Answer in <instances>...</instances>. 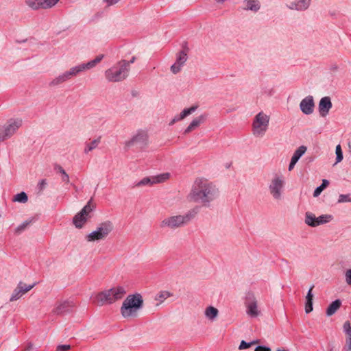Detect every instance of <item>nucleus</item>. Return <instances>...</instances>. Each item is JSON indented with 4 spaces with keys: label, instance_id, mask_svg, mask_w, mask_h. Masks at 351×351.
Segmentation results:
<instances>
[{
    "label": "nucleus",
    "instance_id": "nucleus-6",
    "mask_svg": "<svg viewBox=\"0 0 351 351\" xmlns=\"http://www.w3.org/2000/svg\"><path fill=\"white\" fill-rule=\"evenodd\" d=\"M113 226L110 221H104L101 223L96 230L93 231L86 236L88 241H95L106 238L112 230Z\"/></svg>",
    "mask_w": 351,
    "mask_h": 351
},
{
    "label": "nucleus",
    "instance_id": "nucleus-50",
    "mask_svg": "<svg viewBox=\"0 0 351 351\" xmlns=\"http://www.w3.org/2000/svg\"><path fill=\"white\" fill-rule=\"evenodd\" d=\"M34 350V345L32 343H29L27 347L24 349V351H33Z\"/></svg>",
    "mask_w": 351,
    "mask_h": 351
},
{
    "label": "nucleus",
    "instance_id": "nucleus-55",
    "mask_svg": "<svg viewBox=\"0 0 351 351\" xmlns=\"http://www.w3.org/2000/svg\"><path fill=\"white\" fill-rule=\"evenodd\" d=\"M131 94H132V95L133 97H137V96H138V91H137V90H133L132 91Z\"/></svg>",
    "mask_w": 351,
    "mask_h": 351
},
{
    "label": "nucleus",
    "instance_id": "nucleus-26",
    "mask_svg": "<svg viewBox=\"0 0 351 351\" xmlns=\"http://www.w3.org/2000/svg\"><path fill=\"white\" fill-rule=\"evenodd\" d=\"M25 4L33 10L44 9L43 0H26Z\"/></svg>",
    "mask_w": 351,
    "mask_h": 351
},
{
    "label": "nucleus",
    "instance_id": "nucleus-54",
    "mask_svg": "<svg viewBox=\"0 0 351 351\" xmlns=\"http://www.w3.org/2000/svg\"><path fill=\"white\" fill-rule=\"evenodd\" d=\"M346 324H348V325H349V326L350 328V330H351V324H350V322L349 321H346V322H344L343 326V330L344 332H345V326H346Z\"/></svg>",
    "mask_w": 351,
    "mask_h": 351
},
{
    "label": "nucleus",
    "instance_id": "nucleus-21",
    "mask_svg": "<svg viewBox=\"0 0 351 351\" xmlns=\"http://www.w3.org/2000/svg\"><path fill=\"white\" fill-rule=\"evenodd\" d=\"M86 69L84 63L75 66L71 68L69 71L64 72L67 80L71 79L72 77L76 76L81 72L86 71Z\"/></svg>",
    "mask_w": 351,
    "mask_h": 351
},
{
    "label": "nucleus",
    "instance_id": "nucleus-12",
    "mask_svg": "<svg viewBox=\"0 0 351 351\" xmlns=\"http://www.w3.org/2000/svg\"><path fill=\"white\" fill-rule=\"evenodd\" d=\"M180 46V49L177 53V73H178L185 64V62L188 60V53L189 52V48L186 41L181 43Z\"/></svg>",
    "mask_w": 351,
    "mask_h": 351
},
{
    "label": "nucleus",
    "instance_id": "nucleus-30",
    "mask_svg": "<svg viewBox=\"0 0 351 351\" xmlns=\"http://www.w3.org/2000/svg\"><path fill=\"white\" fill-rule=\"evenodd\" d=\"M27 200L28 196L27 193L24 191L17 193L12 198L13 202L19 203H26Z\"/></svg>",
    "mask_w": 351,
    "mask_h": 351
},
{
    "label": "nucleus",
    "instance_id": "nucleus-22",
    "mask_svg": "<svg viewBox=\"0 0 351 351\" xmlns=\"http://www.w3.org/2000/svg\"><path fill=\"white\" fill-rule=\"evenodd\" d=\"M243 4L245 5L243 8L245 10H251L256 12L261 8V5L258 0H245Z\"/></svg>",
    "mask_w": 351,
    "mask_h": 351
},
{
    "label": "nucleus",
    "instance_id": "nucleus-23",
    "mask_svg": "<svg viewBox=\"0 0 351 351\" xmlns=\"http://www.w3.org/2000/svg\"><path fill=\"white\" fill-rule=\"evenodd\" d=\"M314 288V285H312L306 294V303H305V312L306 313H309L313 311V294L312 293V291Z\"/></svg>",
    "mask_w": 351,
    "mask_h": 351
},
{
    "label": "nucleus",
    "instance_id": "nucleus-11",
    "mask_svg": "<svg viewBox=\"0 0 351 351\" xmlns=\"http://www.w3.org/2000/svg\"><path fill=\"white\" fill-rule=\"evenodd\" d=\"M147 141L148 136L147 132L139 130L130 141L125 142V146L130 147L133 145H136L138 148L143 149L147 145Z\"/></svg>",
    "mask_w": 351,
    "mask_h": 351
},
{
    "label": "nucleus",
    "instance_id": "nucleus-44",
    "mask_svg": "<svg viewBox=\"0 0 351 351\" xmlns=\"http://www.w3.org/2000/svg\"><path fill=\"white\" fill-rule=\"evenodd\" d=\"M60 0H43L44 9H49L53 7Z\"/></svg>",
    "mask_w": 351,
    "mask_h": 351
},
{
    "label": "nucleus",
    "instance_id": "nucleus-47",
    "mask_svg": "<svg viewBox=\"0 0 351 351\" xmlns=\"http://www.w3.org/2000/svg\"><path fill=\"white\" fill-rule=\"evenodd\" d=\"M71 348L70 345H59L57 346V351H67Z\"/></svg>",
    "mask_w": 351,
    "mask_h": 351
},
{
    "label": "nucleus",
    "instance_id": "nucleus-10",
    "mask_svg": "<svg viewBox=\"0 0 351 351\" xmlns=\"http://www.w3.org/2000/svg\"><path fill=\"white\" fill-rule=\"evenodd\" d=\"M169 173H164L154 176L145 177L139 182L135 183V187L143 186H152L154 184L162 183L169 178Z\"/></svg>",
    "mask_w": 351,
    "mask_h": 351
},
{
    "label": "nucleus",
    "instance_id": "nucleus-39",
    "mask_svg": "<svg viewBox=\"0 0 351 351\" xmlns=\"http://www.w3.org/2000/svg\"><path fill=\"white\" fill-rule=\"evenodd\" d=\"M332 219L331 215H322L317 217V226L326 223Z\"/></svg>",
    "mask_w": 351,
    "mask_h": 351
},
{
    "label": "nucleus",
    "instance_id": "nucleus-3",
    "mask_svg": "<svg viewBox=\"0 0 351 351\" xmlns=\"http://www.w3.org/2000/svg\"><path fill=\"white\" fill-rule=\"evenodd\" d=\"M143 306V300L140 293L129 295L125 299L121 307V315L125 318L133 316Z\"/></svg>",
    "mask_w": 351,
    "mask_h": 351
},
{
    "label": "nucleus",
    "instance_id": "nucleus-34",
    "mask_svg": "<svg viewBox=\"0 0 351 351\" xmlns=\"http://www.w3.org/2000/svg\"><path fill=\"white\" fill-rule=\"evenodd\" d=\"M33 221H34V218L25 220L15 229V233L16 234H20L21 232H23L27 228V227L28 226L32 224L33 223Z\"/></svg>",
    "mask_w": 351,
    "mask_h": 351
},
{
    "label": "nucleus",
    "instance_id": "nucleus-37",
    "mask_svg": "<svg viewBox=\"0 0 351 351\" xmlns=\"http://www.w3.org/2000/svg\"><path fill=\"white\" fill-rule=\"evenodd\" d=\"M161 227L168 226L171 228H176V216H172L169 218L164 219L161 222Z\"/></svg>",
    "mask_w": 351,
    "mask_h": 351
},
{
    "label": "nucleus",
    "instance_id": "nucleus-41",
    "mask_svg": "<svg viewBox=\"0 0 351 351\" xmlns=\"http://www.w3.org/2000/svg\"><path fill=\"white\" fill-rule=\"evenodd\" d=\"M170 295H172L169 292L166 291H160L158 295L156 296V300L160 301V302H162L164 300L169 298Z\"/></svg>",
    "mask_w": 351,
    "mask_h": 351
},
{
    "label": "nucleus",
    "instance_id": "nucleus-33",
    "mask_svg": "<svg viewBox=\"0 0 351 351\" xmlns=\"http://www.w3.org/2000/svg\"><path fill=\"white\" fill-rule=\"evenodd\" d=\"M54 170L56 171L58 173H61L62 176V180L66 183H68L69 182V176L66 173L64 169L59 165L56 164L54 165Z\"/></svg>",
    "mask_w": 351,
    "mask_h": 351
},
{
    "label": "nucleus",
    "instance_id": "nucleus-35",
    "mask_svg": "<svg viewBox=\"0 0 351 351\" xmlns=\"http://www.w3.org/2000/svg\"><path fill=\"white\" fill-rule=\"evenodd\" d=\"M218 314V310L213 306H208L205 311V315L210 319H214Z\"/></svg>",
    "mask_w": 351,
    "mask_h": 351
},
{
    "label": "nucleus",
    "instance_id": "nucleus-56",
    "mask_svg": "<svg viewBox=\"0 0 351 351\" xmlns=\"http://www.w3.org/2000/svg\"><path fill=\"white\" fill-rule=\"evenodd\" d=\"M135 60H136V57L133 56L130 61H127L128 62H129V66L130 65V64L134 63Z\"/></svg>",
    "mask_w": 351,
    "mask_h": 351
},
{
    "label": "nucleus",
    "instance_id": "nucleus-58",
    "mask_svg": "<svg viewBox=\"0 0 351 351\" xmlns=\"http://www.w3.org/2000/svg\"><path fill=\"white\" fill-rule=\"evenodd\" d=\"M226 0H216V1L219 3H222L225 1Z\"/></svg>",
    "mask_w": 351,
    "mask_h": 351
},
{
    "label": "nucleus",
    "instance_id": "nucleus-53",
    "mask_svg": "<svg viewBox=\"0 0 351 351\" xmlns=\"http://www.w3.org/2000/svg\"><path fill=\"white\" fill-rule=\"evenodd\" d=\"M176 62L173 63L171 66V71L173 73L176 74Z\"/></svg>",
    "mask_w": 351,
    "mask_h": 351
},
{
    "label": "nucleus",
    "instance_id": "nucleus-25",
    "mask_svg": "<svg viewBox=\"0 0 351 351\" xmlns=\"http://www.w3.org/2000/svg\"><path fill=\"white\" fill-rule=\"evenodd\" d=\"M345 334L346 335V344L343 348V351H351V330L348 324L345 326Z\"/></svg>",
    "mask_w": 351,
    "mask_h": 351
},
{
    "label": "nucleus",
    "instance_id": "nucleus-16",
    "mask_svg": "<svg viewBox=\"0 0 351 351\" xmlns=\"http://www.w3.org/2000/svg\"><path fill=\"white\" fill-rule=\"evenodd\" d=\"M199 207L195 206L189 210L184 215H177V227L182 226L191 221L199 213Z\"/></svg>",
    "mask_w": 351,
    "mask_h": 351
},
{
    "label": "nucleus",
    "instance_id": "nucleus-20",
    "mask_svg": "<svg viewBox=\"0 0 351 351\" xmlns=\"http://www.w3.org/2000/svg\"><path fill=\"white\" fill-rule=\"evenodd\" d=\"M206 119V114H201L199 117L195 118L191 123L189 125V126L185 129L184 134L189 133L192 130H195L196 128H197L200 124L203 123Z\"/></svg>",
    "mask_w": 351,
    "mask_h": 351
},
{
    "label": "nucleus",
    "instance_id": "nucleus-60",
    "mask_svg": "<svg viewBox=\"0 0 351 351\" xmlns=\"http://www.w3.org/2000/svg\"><path fill=\"white\" fill-rule=\"evenodd\" d=\"M348 146H349V150H350V152H351V145H350V143L348 144Z\"/></svg>",
    "mask_w": 351,
    "mask_h": 351
},
{
    "label": "nucleus",
    "instance_id": "nucleus-8",
    "mask_svg": "<svg viewBox=\"0 0 351 351\" xmlns=\"http://www.w3.org/2000/svg\"><path fill=\"white\" fill-rule=\"evenodd\" d=\"M92 198L88 202L86 205L81 210L80 213L75 215L73 219L74 225L77 228H81L89 217L90 213L93 210L94 206L91 204Z\"/></svg>",
    "mask_w": 351,
    "mask_h": 351
},
{
    "label": "nucleus",
    "instance_id": "nucleus-59",
    "mask_svg": "<svg viewBox=\"0 0 351 351\" xmlns=\"http://www.w3.org/2000/svg\"><path fill=\"white\" fill-rule=\"evenodd\" d=\"M276 351H288L287 350H285V349H278Z\"/></svg>",
    "mask_w": 351,
    "mask_h": 351
},
{
    "label": "nucleus",
    "instance_id": "nucleus-18",
    "mask_svg": "<svg viewBox=\"0 0 351 351\" xmlns=\"http://www.w3.org/2000/svg\"><path fill=\"white\" fill-rule=\"evenodd\" d=\"M315 103L313 97L311 95L304 97L300 104V108L301 111L306 115H309L313 112Z\"/></svg>",
    "mask_w": 351,
    "mask_h": 351
},
{
    "label": "nucleus",
    "instance_id": "nucleus-7",
    "mask_svg": "<svg viewBox=\"0 0 351 351\" xmlns=\"http://www.w3.org/2000/svg\"><path fill=\"white\" fill-rule=\"evenodd\" d=\"M284 184L285 182L282 176L276 175L271 180V183L269 185V190L274 199H281Z\"/></svg>",
    "mask_w": 351,
    "mask_h": 351
},
{
    "label": "nucleus",
    "instance_id": "nucleus-5",
    "mask_svg": "<svg viewBox=\"0 0 351 351\" xmlns=\"http://www.w3.org/2000/svg\"><path fill=\"white\" fill-rule=\"evenodd\" d=\"M269 118L263 112H258L253 121V134L256 136H263L268 128Z\"/></svg>",
    "mask_w": 351,
    "mask_h": 351
},
{
    "label": "nucleus",
    "instance_id": "nucleus-28",
    "mask_svg": "<svg viewBox=\"0 0 351 351\" xmlns=\"http://www.w3.org/2000/svg\"><path fill=\"white\" fill-rule=\"evenodd\" d=\"M307 148L304 145L300 146L293 153L291 159L298 162L300 158L305 154Z\"/></svg>",
    "mask_w": 351,
    "mask_h": 351
},
{
    "label": "nucleus",
    "instance_id": "nucleus-46",
    "mask_svg": "<svg viewBox=\"0 0 351 351\" xmlns=\"http://www.w3.org/2000/svg\"><path fill=\"white\" fill-rule=\"evenodd\" d=\"M346 283L351 286V269H348L345 273Z\"/></svg>",
    "mask_w": 351,
    "mask_h": 351
},
{
    "label": "nucleus",
    "instance_id": "nucleus-2",
    "mask_svg": "<svg viewBox=\"0 0 351 351\" xmlns=\"http://www.w3.org/2000/svg\"><path fill=\"white\" fill-rule=\"evenodd\" d=\"M125 293L123 287H114L97 294L94 298L93 302L99 306H103L105 304H110L121 299Z\"/></svg>",
    "mask_w": 351,
    "mask_h": 351
},
{
    "label": "nucleus",
    "instance_id": "nucleus-38",
    "mask_svg": "<svg viewBox=\"0 0 351 351\" xmlns=\"http://www.w3.org/2000/svg\"><path fill=\"white\" fill-rule=\"evenodd\" d=\"M100 139L101 137H99L97 139L92 141L90 143L87 144L86 148L84 149V152L88 153L95 149L98 144L100 143Z\"/></svg>",
    "mask_w": 351,
    "mask_h": 351
},
{
    "label": "nucleus",
    "instance_id": "nucleus-32",
    "mask_svg": "<svg viewBox=\"0 0 351 351\" xmlns=\"http://www.w3.org/2000/svg\"><path fill=\"white\" fill-rule=\"evenodd\" d=\"M329 185V181L326 179L322 180V183L321 185L317 186L313 192V196L315 197H318L321 193Z\"/></svg>",
    "mask_w": 351,
    "mask_h": 351
},
{
    "label": "nucleus",
    "instance_id": "nucleus-49",
    "mask_svg": "<svg viewBox=\"0 0 351 351\" xmlns=\"http://www.w3.org/2000/svg\"><path fill=\"white\" fill-rule=\"evenodd\" d=\"M7 139L6 136H4V130L2 126H0V143Z\"/></svg>",
    "mask_w": 351,
    "mask_h": 351
},
{
    "label": "nucleus",
    "instance_id": "nucleus-52",
    "mask_svg": "<svg viewBox=\"0 0 351 351\" xmlns=\"http://www.w3.org/2000/svg\"><path fill=\"white\" fill-rule=\"evenodd\" d=\"M108 5H112L117 3L119 0H104Z\"/></svg>",
    "mask_w": 351,
    "mask_h": 351
},
{
    "label": "nucleus",
    "instance_id": "nucleus-17",
    "mask_svg": "<svg viewBox=\"0 0 351 351\" xmlns=\"http://www.w3.org/2000/svg\"><path fill=\"white\" fill-rule=\"evenodd\" d=\"M311 3V0H294L287 3L286 6L291 10L303 12L308 9Z\"/></svg>",
    "mask_w": 351,
    "mask_h": 351
},
{
    "label": "nucleus",
    "instance_id": "nucleus-29",
    "mask_svg": "<svg viewBox=\"0 0 351 351\" xmlns=\"http://www.w3.org/2000/svg\"><path fill=\"white\" fill-rule=\"evenodd\" d=\"M104 55L101 54L97 56L94 60H92L87 63H84L86 70L94 68L98 63H99L104 58Z\"/></svg>",
    "mask_w": 351,
    "mask_h": 351
},
{
    "label": "nucleus",
    "instance_id": "nucleus-4",
    "mask_svg": "<svg viewBox=\"0 0 351 351\" xmlns=\"http://www.w3.org/2000/svg\"><path fill=\"white\" fill-rule=\"evenodd\" d=\"M129 73V62L122 60L105 71L106 78L109 82H120L125 80Z\"/></svg>",
    "mask_w": 351,
    "mask_h": 351
},
{
    "label": "nucleus",
    "instance_id": "nucleus-9",
    "mask_svg": "<svg viewBox=\"0 0 351 351\" xmlns=\"http://www.w3.org/2000/svg\"><path fill=\"white\" fill-rule=\"evenodd\" d=\"M244 303L247 308L246 313L250 317H256L258 315L257 300L253 292L249 291L246 293Z\"/></svg>",
    "mask_w": 351,
    "mask_h": 351
},
{
    "label": "nucleus",
    "instance_id": "nucleus-15",
    "mask_svg": "<svg viewBox=\"0 0 351 351\" xmlns=\"http://www.w3.org/2000/svg\"><path fill=\"white\" fill-rule=\"evenodd\" d=\"M35 285L36 283L27 285L23 282H19L16 288L13 291V293L10 298V301L14 302L19 300L23 294L30 291Z\"/></svg>",
    "mask_w": 351,
    "mask_h": 351
},
{
    "label": "nucleus",
    "instance_id": "nucleus-57",
    "mask_svg": "<svg viewBox=\"0 0 351 351\" xmlns=\"http://www.w3.org/2000/svg\"><path fill=\"white\" fill-rule=\"evenodd\" d=\"M176 123V117L173 118L169 123V125H173Z\"/></svg>",
    "mask_w": 351,
    "mask_h": 351
},
{
    "label": "nucleus",
    "instance_id": "nucleus-48",
    "mask_svg": "<svg viewBox=\"0 0 351 351\" xmlns=\"http://www.w3.org/2000/svg\"><path fill=\"white\" fill-rule=\"evenodd\" d=\"M270 348L265 346H258L255 348V351H270Z\"/></svg>",
    "mask_w": 351,
    "mask_h": 351
},
{
    "label": "nucleus",
    "instance_id": "nucleus-51",
    "mask_svg": "<svg viewBox=\"0 0 351 351\" xmlns=\"http://www.w3.org/2000/svg\"><path fill=\"white\" fill-rule=\"evenodd\" d=\"M296 163L297 162L291 159L290 163L289 165V168H288L289 171H291L294 168Z\"/></svg>",
    "mask_w": 351,
    "mask_h": 351
},
{
    "label": "nucleus",
    "instance_id": "nucleus-14",
    "mask_svg": "<svg viewBox=\"0 0 351 351\" xmlns=\"http://www.w3.org/2000/svg\"><path fill=\"white\" fill-rule=\"evenodd\" d=\"M75 304L71 300H63L58 302L53 310V313L57 315L70 313Z\"/></svg>",
    "mask_w": 351,
    "mask_h": 351
},
{
    "label": "nucleus",
    "instance_id": "nucleus-19",
    "mask_svg": "<svg viewBox=\"0 0 351 351\" xmlns=\"http://www.w3.org/2000/svg\"><path fill=\"white\" fill-rule=\"evenodd\" d=\"M332 106L331 99L329 97H322L319 103L318 109L322 117H326Z\"/></svg>",
    "mask_w": 351,
    "mask_h": 351
},
{
    "label": "nucleus",
    "instance_id": "nucleus-13",
    "mask_svg": "<svg viewBox=\"0 0 351 351\" xmlns=\"http://www.w3.org/2000/svg\"><path fill=\"white\" fill-rule=\"evenodd\" d=\"M23 121L21 119H10L3 127L4 130V136L7 138H10L16 131L22 126Z\"/></svg>",
    "mask_w": 351,
    "mask_h": 351
},
{
    "label": "nucleus",
    "instance_id": "nucleus-24",
    "mask_svg": "<svg viewBox=\"0 0 351 351\" xmlns=\"http://www.w3.org/2000/svg\"><path fill=\"white\" fill-rule=\"evenodd\" d=\"M341 306V301L339 299H337L332 302L326 309V315L328 317L332 316L337 312Z\"/></svg>",
    "mask_w": 351,
    "mask_h": 351
},
{
    "label": "nucleus",
    "instance_id": "nucleus-43",
    "mask_svg": "<svg viewBox=\"0 0 351 351\" xmlns=\"http://www.w3.org/2000/svg\"><path fill=\"white\" fill-rule=\"evenodd\" d=\"M258 342V341H250V342H246L244 340H242L240 343V345L239 346V350H244V349H247V348H249L253 344H255Z\"/></svg>",
    "mask_w": 351,
    "mask_h": 351
},
{
    "label": "nucleus",
    "instance_id": "nucleus-45",
    "mask_svg": "<svg viewBox=\"0 0 351 351\" xmlns=\"http://www.w3.org/2000/svg\"><path fill=\"white\" fill-rule=\"evenodd\" d=\"M351 202L350 194H341L339 196L338 203Z\"/></svg>",
    "mask_w": 351,
    "mask_h": 351
},
{
    "label": "nucleus",
    "instance_id": "nucleus-40",
    "mask_svg": "<svg viewBox=\"0 0 351 351\" xmlns=\"http://www.w3.org/2000/svg\"><path fill=\"white\" fill-rule=\"evenodd\" d=\"M335 154H336V161H335L334 165H336L337 164L340 162L343 158V152H342V149H341V147L340 145H337L336 146Z\"/></svg>",
    "mask_w": 351,
    "mask_h": 351
},
{
    "label": "nucleus",
    "instance_id": "nucleus-1",
    "mask_svg": "<svg viewBox=\"0 0 351 351\" xmlns=\"http://www.w3.org/2000/svg\"><path fill=\"white\" fill-rule=\"evenodd\" d=\"M219 197V190L216 184L203 178L195 180L189 194L190 200L207 208L210 207L211 203Z\"/></svg>",
    "mask_w": 351,
    "mask_h": 351
},
{
    "label": "nucleus",
    "instance_id": "nucleus-27",
    "mask_svg": "<svg viewBox=\"0 0 351 351\" xmlns=\"http://www.w3.org/2000/svg\"><path fill=\"white\" fill-rule=\"evenodd\" d=\"M317 221V217L310 212H306L305 215V223L311 227H316Z\"/></svg>",
    "mask_w": 351,
    "mask_h": 351
},
{
    "label": "nucleus",
    "instance_id": "nucleus-42",
    "mask_svg": "<svg viewBox=\"0 0 351 351\" xmlns=\"http://www.w3.org/2000/svg\"><path fill=\"white\" fill-rule=\"evenodd\" d=\"M47 185V180L46 179H43L41 180L38 185H37V187H36V189H37V193L38 194L40 195L42 194L43 190L46 188Z\"/></svg>",
    "mask_w": 351,
    "mask_h": 351
},
{
    "label": "nucleus",
    "instance_id": "nucleus-31",
    "mask_svg": "<svg viewBox=\"0 0 351 351\" xmlns=\"http://www.w3.org/2000/svg\"><path fill=\"white\" fill-rule=\"evenodd\" d=\"M197 108V106H193L189 108L184 109L180 114V117L178 119H177V121L182 120L188 117L189 115L191 114L193 112H194L196 109Z\"/></svg>",
    "mask_w": 351,
    "mask_h": 351
},
{
    "label": "nucleus",
    "instance_id": "nucleus-36",
    "mask_svg": "<svg viewBox=\"0 0 351 351\" xmlns=\"http://www.w3.org/2000/svg\"><path fill=\"white\" fill-rule=\"evenodd\" d=\"M66 80H68L66 78V76L65 73H63L62 74L58 75L57 77L53 79L49 83V86H58V85L66 82Z\"/></svg>",
    "mask_w": 351,
    "mask_h": 351
}]
</instances>
